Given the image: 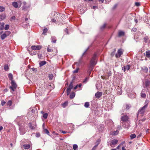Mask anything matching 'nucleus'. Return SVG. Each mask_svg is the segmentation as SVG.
I'll use <instances>...</instances> for the list:
<instances>
[{
    "label": "nucleus",
    "instance_id": "f257e3e1",
    "mask_svg": "<svg viewBox=\"0 0 150 150\" xmlns=\"http://www.w3.org/2000/svg\"><path fill=\"white\" fill-rule=\"evenodd\" d=\"M24 119V117L23 116L18 117L16 119V120L18 121V125L20 126L19 129L21 135L23 134L25 132L24 129L25 125L23 124Z\"/></svg>",
    "mask_w": 150,
    "mask_h": 150
},
{
    "label": "nucleus",
    "instance_id": "f03ea898",
    "mask_svg": "<svg viewBox=\"0 0 150 150\" xmlns=\"http://www.w3.org/2000/svg\"><path fill=\"white\" fill-rule=\"evenodd\" d=\"M147 107V104L145 105L143 107L141 108L139 110L138 112V114H141L142 115L144 113Z\"/></svg>",
    "mask_w": 150,
    "mask_h": 150
},
{
    "label": "nucleus",
    "instance_id": "7ed1b4c3",
    "mask_svg": "<svg viewBox=\"0 0 150 150\" xmlns=\"http://www.w3.org/2000/svg\"><path fill=\"white\" fill-rule=\"evenodd\" d=\"M97 57L96 54L95 53L93 55L90 61V65L91 66H94L96 63V59Z\"/></svg>",
    "mask_w": 150,
    "mask_h": 150
},
{
    "label": "nucleus",
    "instance_id": "20e7f679",
    "mask_svg": "<svg viewBox=\"0 0 150 150\" xmlns=\"http://www.w3.org/2000/svg\"><path fill=\"white\" fill-rule=\"evenodd\" d=\"M11 86L9 87L13 91H14L16 89L17 85L13 80L11 81Z\"/></svg>",
    "mask_w": 150,
    "mask_h": 150
},
{
    "label": "nucleus",
    "instance_id": "39448f33",
    "mask_svg": "<svg viewBox=\"0 0 150 150\" xmlns=\"http://www.w3.org/2000/svg\"><path fill=\"white\" fill-rule=\"evenodd\" d=\"M122 115H123L121 116V121L124 122H127L128 121L129 117L127 115H124L123 113L122 114Z\"/></svg>",
    "mask_w": 150,
    "mask_h": 150
},
{
    "label": "nucleus",
    "instance_id": "423d86ee",
    "mask_svg": "<svg viewBox=\"0 0 150 150\" xmlns=\"http://www.w3.org/2000/svg\"><path fill=\"white\" fill-rule=\"evenodd\" d=\"M31 48L33 50H39L41 49L42 46L39 45H33L31 46Z\"/></svg>",
    "mask_w": 150,
    "mask_h": 150
},
{
    "label": "nucleus",
    "instance_id": "0eeeda50",
    "mask_svg": "<svg viewBox=\"0 0 150 150\" xmlns=\"http://www.w3.org/2000/svg\"><path fill=\"white\" fill-rule=\"evenodd\" d=\"M73 88V84L72 82H71L69 84L68 87L67 88V95L68 96L70 93L71 89Z\"/></svg>",
    "mask_w": 150,
    "mask_h": 150
},
{
    "label": "nucleus",
    "instance_id": "6e6552de",
    "mask_svg": "<svg viewBox=\"0 0 150 150\" xmlns=\"http://www.w3.org/2000/svg\"><path fill=\"white\" fill-rule=\"evenodd\" d=\"M123 53V50L122 49H119L117 52V54H115V56L117 58L120 57Z\"/></svg>",
    "mask_w": 150,
    "mask_h": 150
},
{
    "label": "nucleus",
    "instance_id": "1a4fd4ad",
    "mask_svg": "<svg viewBox=\"0 0 150 150\" xmlns=\"http://www.w3.org/2000/svg\"><path fill=\"white\" fill-rule=\"evenodd\" d=\"M118 140L117 139H114L112 140L111 141V144H110L111 146L112 147H113L114 146H112V145L115 146L116 144L118 142Z\"/></svg>",
    "mask_w": 150,
    "mask_h": 150
},
{
    "label": "nucleus",
    "instance_id": "9d476101",
    "mask_svg": "<svg viewBox=\"0 0 150 150\" xmlns=\"http://www.w3.org/2000/svg\"><path fill=\"white\" fill-rule=\"evenodd\" d=\"M23 6H22V10H25L30 7L29 6H27L26 5L27 3L25 1H23Z\"/></svg>",
    "mask_w": 150,
    "mask_h": 150
},
{
    "label": "nucleus",
    "instance_id": "9b49d317",
    "mask_svg": "<svg viewBox=\"0 0 150 150\" xmlns=\"http://www.w3.org/2000/svg\"><path fill=\"white\" fill-rule=\"evenodd\" d=\"M102 95V92H98L95 94V96L98 98H100Z\"/></svg>",
    "mask_w": 150,
    "mask_h": 150
},
{
    "label": "nucleus",
    "instance_id": "f8f14e48",
    "mask_svg": "<svg viewBox=\"0 0 150 150\" xmlns=\"http://www.w3.org/2000/svg\"><path fill=\"white\" fill-rule=\"evenodd\" d=\"M130 67L129 65H127L126 66H124L123 68H122V69L124 70V71H125L126 70L128 71L130 69Z\"/></svg>",
    "mask_w": 150,
    "mask_h": 150
},
{
    "label": "nucleus",
    "instance_id": "ddd939ff",
    "mask_svg": "<svg viewBox=\"0 0 150 150\" xmlns=\"http://www.w3.org/2000/svg\"><path fill=\"white\" fill-rule=\"evenodd\" d=\"M141 69L145 73H147L148 72V69L147 67L145 66H143L141 67Z\"/></svg>",
    "mask_w": 150,
    "mask_h": 150
},
{
    "label": "nucleus",
    "instance_id": "4468645a",
    "mask_svg": "<svg viewBox=\"0 0 150 150\" xmlns=\"http://www.w3.org/2000/svg\"><path fill=\"white\" fill-rule=\"evenodd\" d=\"M129 125V123L128 122L124 123V124L122 125L123 127L125 128H128Z\"/></svg>",
    "mask_w": 150,
    "mask_h": 150
},
{
    "label": "nucleus",
    "instance_id": "2eb2a0df",
    "mask_svg": "<svg viewBox=\"0 0 150 150\" xmlns=\"http://www.w3.org/2000/svg\"><path fill=\"white\" fill-rule=\"evenodd\" d=\"M51 42L54 43H56V38L55 36H52L51 38Z\"/></svg>",
    "mask_w": 150,
    "mask_h": 150
},
{
    "label": "nucleus",
    "instance_id": "dca6fc26",
    "mask_svg": "<svg viewBox=\"0 0 150 150\" xmlns=\"http://www.w3.org/2000/svg\"><path fill=\"white\" fill-rule=\"evenodd\" d=\"M47 62L45 61H42L40 62L39 63V65L40 67H41L44 66L46 64Z\"/></svg>",
    "mask_w": 150,
    "mask_h": 150
},
{
    "label": "nucleus",
    "instance_id": "f3484780",
    "mask_svg": "<svg viewBox=\"0 0 150 150\" xmlns=\"http://www.w3.org/2000/svg\"><path fill=\"white\" fill-rule=\"evenodd\" d=\"M75 94L74 92H71V93L70 94V98L71 99H72L74 98L75 96Z\"/></svg>",
    "mask_w": 150,
    "mask_h": 150
},
{
    "label": "nucleus",
    "instance_id": "a211bd4d",
    "mask_svg": "<svg viewBox=\"0 0 150 150\" xmlns=\"http://www.w3.org/2000/svg\"><path fill=\"white\" fill-rule=\"evenodd\" d=\"M12 5L15 8H17L18 7V3L14 1L12 2Z\"/></svg>",
    "mask_w": 150,
    "mask_h": 150
},
{
    "label": "nucleus",
    "instance_id": "6ab92c4d",
    "mask_svg": "<svg viewBox=\"0 0 150 150\" xmlns=\"http://www.w3.org/2000/svg\"><path fill=\"white\" fill-rule=\"evenodd\" d=\"M119 133V131L117 130L116 131H114L113 132H111V134L112 135H115Z\"/></svg>",
    "mask_w": 150,
    "mask_h": 150
},
{
    "label": "nucleus",
    "instance_id": "aec40b11",
    "mask_svg": "<svg viewBox=\"0 0 150 150\" xmlns=\"http://www.w3.org/2000/svg\"><path fill=\"white\" fill-rule=\"evenodd\" d=\"M24 148L25 149H28L30 147V145L29 144H24L23 146Z\"/></svg>",
    "mask_w": 150,
    "mask_h": 150
},
{
    "label": "nucleus",
    "instance_id": "412c9836",
    "mask_svg": "<svg viewBox=\"0 0 150 150\" xmlns=\"http://www.w3.org/2000/svg\"><path fill=\"white\" fill-rule=\"evenodd\" d=\"M7 36L4 33L3 34H2L0 36L2 40H4L6 37Z\"/></svg>",
    "mask_w": 150,
    "mask_h": 150
},
{
    "label": "nucleus",
    "instance_id": "4be33fe9",
    "mask_svg": "<svg viewBox=\"0 0 150 150\" xmlns=\"http://www.w3.org/2000/svg\"><path fill=\"white\" fill-rule=\"evenodd\" d=\"M145 84L146 87L147 88L150 85V81L148 80H146L145 82Z\"/></svg>",
    "mask_w": 150,
    "mask_h": 150
},
{
    "label": "nucleus",
    "instance_id": "5701e85b",
    "mask_svg": "<svg viewBox=\"0 0 150 150\" xmlns=\"http://www.w3.org/2000/svg\"><path fill=\"white\" fill-rule=\"evenodd\" d=\"M146 56L148 58L150 57V51H147L146 52Z\"/></svg>",
    "mask_w": 150,
    "mask_h": 150
},
{
    "label": "nucleus",
    "instance_id": "b1692460",
    "mask_svg": "<svg viewBox=\"0 0 150 150\" xmlns=\"http://www.w3.org/2000/svg\"><path fill=\"white\" fill-rule=\"evenodd\" d=\"M8 77L9 79L11 81H12L13 80V75L11 73H9L8 74Z\"/></svg>",
    "mask_w": 150,
    "mask_h": 150
},
{
    "label": "nucleus",
    "instance_id": "393cba45",
    "mask_svg": "<svg viewBox=\"0 0 150 150\" xmlns=\"http://www.w3.org/2000/svg\"><path fill=\"white\" fill-rule=\"evenodd\" d=\"M124 35V32L123 31H119L118 33V36H121Z\"/></svg>",
    "mask_w": 150,
    "mask_h": 150
},
{
    "label": "nucleus",
    "instance_id": "a878e982",
    "mask_svg": "<svg viewBox=\"0 0 150 150\" xmlns=\"http://www.w3.org/2000/svg\"><path fill=\"white\" fill-rule=\"evenodd\" d=\"M141 96L143 98H145L146 97V95L145 93L143 92V91L141 93Z\"/></svg>",
    "mask_w": 150,
    "mask_h": 150
},
{
    "label": "nucleus",
    "instance_id": "bb28decb",
    "mask_svg": "<svg viewBox=\"0 0 150 150\" xmlns=\"http://www.w3.org/2000/svg\"><path fill=\"white\" fill-rule=\"evenodd\" d=\"M4 23H2L1 25L0 26V30H2L4 29Z\"/></svg>",
    "mask_w": 150,
    "mask_h": 150
},
{
    "label": "nucleus",
    "instance_id": "cd10ccee",
    "mask_svg": "<svg viewBox=\"0 0 150 150\" xmlns=\"http://www.w3.org/2000/svg\"><path fill=\"white\" fill-rule=\"evenodd\" d=\"M136 137V136L135 134H133L130 135V138L131 139H132L135 138Z\"/></svg>",
    "mask_w": 150,
    "mask_h": 150
},
{
    "label": "nucleus",
    "instance_id": "c85d7f7f",
    "mask_svg": "<svg viewBox=\"0 0 150 150\" xmlns=\"http://www.w3.org/2000/svg\"><path fill=\"white\" fill-rule=\"evenodd\" d=\"M6 16L5 15H0V19L2 20H4L6 18Z\"/></svg>",
    "mask_w": 150,
    "mask_h": 150
},
{
    "label": "nucleus",
    "instance_id": "c756f323",
    "mask_svg": "<svg viewBox=\"0 0 150 150\" xmlns=\"http://www.w3.org/2000/svg\"><path fill=\"white\" fill-rule=\"evenodd\" d=\"M52 51V49L51 48V47H50V45H48V47L47 48V51L48 52H51Z\"/></svg>",
    "mask_w": 150,
    "mask_h": 150
},
{
    "label": "nucleus",
    "instance_id": "7c9ffc66",
    "mask_svg": "<svg viewBox=\"0 0 150 150\" xmlns=\"http://www.w3.org/2000/svg\"><path fill=\"white\" fill-rule=\"evenodd\" d=\"M89 103L88 102H86L85 103L84 106L86 108H88L89 106Z\"/></svg>",
    "mask_w": 150,
    "mask_h": 150
},
{
    "label": "nucleus",
    "instance_id": "2f4dec72",
    "mask_svg": "<svg viewBox=\"0 0 150 150\" xmlns=\"http://www.w3.org/2000/svg\"><path fill=\"white\" fill-rule=\"evenodd\" d=\"M4 33L7 36L11 34V32L7 30Z\"/></svg>",
    "mask_w": 150,
    "mask_h": 150
},
{
    "label": "nucleus",
    "instance_id": "473e14b6",
    "mask_svg": "<svg viewBox=\"0 0 150 150\" xmlns=\"http://www.w3.org/2000/svg\"><path fill=\"white\" fill-rule=\"evenodd\" d=\"M126 109L127 110L129 109L131 107L130 104H126Z\"/></svg>",
    "mask_w": 150,
    "mask_h": 150
},
{
    "label": "nucleus",
    "instance_id": "72a5a7b5",
    "mask_svg": "<svg viewBox=\"0 0 150 150\" xmlns=\"http://www.w3.org/2000/svg\"><path fill=\"white\" fill-rule=\"evenodd\" d=\"M47 31V29L46 28H45L43 30L42 34H45V33H46Z\"/></svg>",
    "mask_w": 150,
    "mask_h": 150
},
{
    "label": "nucleus",
    "instance_id": "f704fd0d",
    "mask_svg": "<svg viewBox=\"0 0 150 150\" xmlns=\"http://www.w3.org/2000/svg\"><path fill=\"white\" fill-rule=\"evenodd\" d=\"M68 104V102L67 101H66L63 104H62V107L63 108L67 106Z\"/></svg>",
    "mask_w": 150,
    "mask_h": 150
},
{
    "label": "nucleus",
    "instance_id": "c9c22d12",
    "mask_svg": "<svg viewBox=\"0 0 150 150\" xmlns=\"http://www.w3.org/2000/svg\"><path fill=\"white\" fill-rule=\"evenodd\" d=\"M5 10V8L3 6H0V12H2Z\"/></svg>",
    "mask_w": 150,
    "mask_h": 150
},
{
    "label": "nucleus",
    "instance_id": "e433bc0d",
    "mask_svg": "<svg viewBox=\"0 0 150 150\" xmlns=\"http://www.w3.org/2000/svg\"><path fill=\"white\" fill-rule=\"evenodd\" d=\"M6 104L7 105L11 106L12 104V102L11 100H9L7 102Z\"/></svg>",
    "mask_w": 150,
    "mask_h": 150
},
{
    "label": "nucleus",
    "instance_id": "4c0bfd02",
    "mask_svg": "<svg viewBox=\"0 0 150 150\" xmlns=\"http://www.w3.org/2000/svg\"><path fill=\"white\" fill-rule=\"evenodd\" d=\"M4 70L6 71L8 70V65L7 64L5 65L4 67Z\"/></svg>",
    "mask_w": 150,
    "mask_h": 150
},
{
    "label": "nucleus",
    "instance_id": "58836bf2",
    "mask_svg": "<svg viewBox=\"0 0 150 150\" xmlns=\"http://www.w3.org/2000/svg\"><path fill=\"white\" fill-rule=\"evenodd\" d=\"M146 118H143L142 119L140 120H139V123L140 124H141L142 123V122H144Z\"/></svg>",
    "mask_w": 150,
    "mask_h": 150
},
{
    "label": "nucleus",
    "instance_id": "ea45409f",
    "mask_svg": "<svg viewBox=\"0 0 150 150\" xmlns=\"http://www.w3.org/2000/svg\"><path fill=\"white\" fill-rule=\"evenodd\" d=\"M73 149L74 150H77L78 146L76 144H74L73 146Z\"/></svg>",
    "mask_w": 150,
    "mask_h": 150
},
{
    "label": "nucleus",
    "instance_id": "a19ab883",
    "mask_svg": "<svg viewBox=\"0 0 150 150\" xmlns=\"http://www.w3.org/2000/svg\"><path fill=\"white\" fill-rule=\"evenodd\" d=\"M44 133H46L48 135H49V131H48V130L47 129H44Z\"/></svg>",
    "mask_w": 150,
    "mask_h": 150
},
{
    "label": "nucleus",
    "instance_id": "79ce46f5",
    "mask_svg": "<svg viewBox=\"0 0 150 150\" xmlns=\"http://www.w3.org/2000/svg\"><path fill=\"white\" fill-rule=\"evenodd\" d=\"M48 116V114L47 113H45L43 115V118L45 119H46Z\"/></svg>",
    "mask_w": 150,
    "mask_h": 150
},
{
    "label": "nucleus",
    "instance_id": "37998d69",
    "mask_svg": "<svg viewBox=\"0 0 150 150\" xmlns=\"http://www.w3.org/2000/svg\"><path fill=\"white\" fill-rule=\"evenodd\" d=\"M9 25H6L4 28L5 30H7L9 29Z\"/></svg>",
    "mask_w": 150,
    "mask_h": 150
},
{
    "label": "nucleus",
    "instance_id": "c03bdc74",
    "mask_svg": "<svg viewBox=\"0 0 150 150\" xmlns=\"http://www.w3.org/2000/svg\"><path fill=\"white\" fill-rule=\"evenodd\" d=\"M149 39V38L148 36H146L145 37H144V42L146 43L147 42V41Z\"/></svg>",
    "mask_w": 150,
    "mask_h": 150
},
{
    "label": "nucleus",
    "instance_id": "a18cd8bd",
    "mask_svg": "<svg viewBox=\"0 0 150 150\" xmlns=\"http://www.w3.org/2000/svg\"><path fill=\"white\" fill-rule=\"evenodd\" d=\"M106 26V24H104L103 25L101 26L100 28L101 30H102Z\"/></svg>",
    "mask_w": 150,
    "mask_h": 150
},
{
    "label": "nucleus",
    "instance_id": "49530a36",
    "mask_svg": "<svg viewBox=\"0 0 150 150\" xmlns=\"http://www.w3.org/2000/svg\"><path fill=\"white\" fill-rule=\"evenodd\" d=\"M100 139H98L96 142V145L98 146V144H100Z\"/></svg>",
    "mask_w": 150,
    "mask_h": 150
},
{
    "label": "nucleus",
    "instance_id": "de8ad7c7",
    "mask_svg": "<svg viewBox=\"0 0 150 150\" xmlns=\"http://www.w3.org/2000/svg\"><path fill=\"white\" fill-rule=\"evenodd\" d=\"M53 77V76L52 74H50L49 75V79L52 80V79Z\"/></svg>",
    "mask_w": 150,
    "mask_h": 150
},
{
    "label": "nucleus",
    "instance_id": "09e8293b",
    "mask_svg": "<svg viewBox=\"0 0 150 150\" xmlns=\"http://www.w3.org/2000/svg\"><path fill=\"white\" fill-rule=\"evenodd\" d=\"M79 71V68H76L75 70H74L73 72L74 73H76L78 72Z\"/></svg>",
    "mask_w": 150,
    "mask_h": 150
},
{
    "label": "nucleus",
    "instance_id": "8fccbe9b",
    "mask_svg": "<svg viewBox=\"0 0 150 150\" xmlns=\"http://www.w3.org/2000/svg\"><path fill=\"white\" fill-rule=\"evenodd\" d=\"M30 128L32 129H34L35 128V127L34 126L32 125L31 124H30Z\"/></svg>",
    "mask_w": 150,
    "mask_h": 150
},
{
    "label": "nucleus",
    "instance_id": "3c124183",
    "mask_svg": "<svg viewBox=\"0 0 150 150\" xmlns=\"http://www.w3.org/2000/svg\"><path fill=\"white\" fill-rule=\"evenodd\" d=\"M5 103H6V102L5 101H4L2 100L1 101V104L2 105V106L4 105Z\"/></svg>",
    "mask_w": 150,
    "mask_h": 150
},
{
    "label": "nucleus",
    "instance_id": "603ef678",
    "mask_svg": "<svg viewBox=\"0 0 150 150\" xmlns=\"http://www.w3.org/2000/svg\"><path fill=\"white\" fill-rule=\"evenodd\" d=\"M88 78H85L83 81V82L84 83H86L87 81Z\"/></svg>",
    "mask_w": 150,
    "mask_h": 150
},
{
    "label": "nucleus",
    "instance_id": "864d4df0",
    "mask_svg": "<svg viewBox=\"0 0 150 150\" xmlns=\"http://www.w3.org/2000/svg\"><path fill=\"white\" fill-rule=\"evenodd\" d=\"M140 5V4L139 2H137L135 3V5L137 6H139Z\"/></svg>",
    "mask_w": 150,
    "mask_h": 150
},
{
    "label": "nucleus",
    "instance_id": "5fc2aeb1",
    "mask_svg": "<svg viewBox=\"0 0 150 150\" xmlns=\"http://www.w3.org/2000/svg\"><path fill=\"white\" fill-rule=\"evenodd\" d=\"M97 146H97V145H95L92 149V150H95Z\"/></svg>",
    "mask_w": 150,
    "mask_h": 150
},
{
    "label": "nucleus",
    "instance_id": "6e6d98bb",
    "mask_svg": "<svg viewBox=\"0 0 150 150\" xmlns=\"http://www.w3.org/2000/svg\"><path fill=\"white\" fill-rule=\"evenodd\" d=\"M16 17L15 16H13L11 18V20H14L15 19Z\"/></svg>",
    "mask_w": 150,
    "mask_h": 150
},
{
    "label": "nucleus",
    "instance_id": "4d7b16f0",
    "mask_svg": "<svg viewBox=\"0 0 150 150\" xmlns=\"http://www.w3.org/2000/svg\"><path fill=\"white\" fill-rule=\"evenodd\" d=\"M51 21H52V22L53 23H54H54L56 22V20L55 19H54V18L52 19Z\"/></svg>",
    "mask_w": 150,
    "mask_h": 150
},
{
    "label": "nucleus",
    "instance_id": "13d9d810",
    "mask_svg": "<svg viewBox=\"0 0 150 150\" xmlns=\"http://www.w3.org/2000/svg\"><path fill=\"white\" fill-rule=\"evenodd\" d=\"M61 132L63 134H66L67 132H65L64 131H61Z\"/></svg>",
    "mask_w": 150,
    "mask_h": 150
},
{
    "label": "nucleus",
    "instance_id": "bf43d9fd",
    "mask_svg": "<svg viewBox=\"0 0 150 150\" xmlns=\"http://www.w3.org/2000/svg\"><path fill=\"white\" fill-rule=\"evenodd\" d=\"M132 30L134 32H136L137 31V29L135 28H133L132 29Z\"/></svg>",
    "mask_w": 150,
    "mask_h": 150
},
{
    "label": "nucleus",
    "instance_id": "052dcab7",
    "mask_svg": "<svg viewBox=\"0 0 150 150\" xmlns=\"http://www.w3.org/2000/svg\"><path fill=\"white\" fill-rule=\"evenodd\" d=\"M124 143H125L124 142H122L119 145L121 146H122L123 145V144H124Z\"/></svg>",
    "mask_w": 150,
    "mask_h": 150
},
{
    "label": "nucleus",
    "instance_id": "680f3d73",
    "mask_svg": "<svg viewBox=\"0 0 150 150\" xmlns=\"http://www.w3.org/2000/svg\"><path fill=\"white\" fill-rule=\"evenodd\" d=\"M42 54H39L38 55V57L39 58H40L42 57Z\"/></svg>",
    "mask_w": 150,
    "mask_h": 150
},
{
    "label": "nucleus",
    "instance_id": "e2e57ef3",
    "mask_svg": "<svg viewBox=\"0 0 150 150\" xmlns=\"http://www.w3.org/2000/svg\"><path fill=\"white\" fill-rule=\"evenodd\" d=\"M88 48L86 50V51H85V52L83 53V54H82V56H83L85 54V53H86V52H87V51L88 50Z\"/></svg>",
    "mask_w": 150,
    "mask_h": 150
},
{
    "label": "nucleus",
    "instance_id": "0e129e2a",
    "mask_svg": "<svg viewBox=\"0 0 150 150\" xmlns=\"http://www.w3.org/2000/svg\"><path fill=\"white\" fill-rule=\"evenodd\" d=\"M77 85V86H78V87H79V88H80L82 86V85L81 84H79V85Z\"/></svg>",
    "mask_w": 150,
    "mask_h": 150
},
{
    "label": "nucleus",
    "instance_id": "69168bd1",
    "mask_svg": "<svg viewBox=\"0 0 150 150\" xmlns=\"http://www.w3.org/2000/svg\"><path fill=\"white\" fill-rule=\"evenodd\" d=\"M67 33V34H68V29L67 28H66L64 30Z\"/></svg>",
    "mask_w": 150,
    "mask_h": 150
},
{
    "label": "nucleus",
    "instance_id": "338daca9",
    "mask_svg": "<svg viewBox=\"0 0 150 150\" xmlns=\"http://www.w3.org/2000/svg\"><path fill=\"white\" fill-rule=\"evenodd\" d=\"M78 88V86L76 85L74 88V90Z\"/></svg>",
    "mask_w": 150,
    "mask_h": 150
},
{
    "label": "nucleus",
    "instance_id": "774afa93",
    "mask_svg": "<svg viewBox=\"0 0 150 150\" xmlns=\"http://www.w3.org/2000/svg\"><path fill=\"white\" fill-rule=\"evenodd\" d=\"M121 146H120V145H119L116 148V149H119L120 148V147Z\"/></svg>",
    "mask_w": 150,
    "mask_h": 150
}]
</instances>
